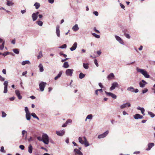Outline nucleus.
Segmentation results:
<instances>
[{
	"label": "nucleus",
	"instance_id": "nucleus-47",
	"mask_svg": "<svg viewBox=\"0 0 155 155\" xmlns=\"http://www.w3.org/2000/svg\"><path fill=\"white\" fill-rule=\"evenodd\" d=\"M2 117H5L6 116V114L4 111L2 112Z\"/></svg>",
	"mask_w": 155,
	"mask_h": 155
},
{
	"label": "nucleus",
	"instance_id": "nucleus-19",
	"mask_svg": "<svg viewBox=\"0 0 155 155\" xmlns=\"http://www.w3.org/2000/svg\"><path fill=\"white\" fill-rule=\"evenodd\" d=\"M74 151L75 152V154L76 155L77 154L78 155H83V153L78 149H75Z\"/></svg>",
	"mask_w": 155,
	"mask_h": 155
},
{
	"label": "nucleus",
	"instance_id": "nucleus-39",
	"mask_svg": "<svg viewBox=\"0 0 155 155\" xmlns=\"http://www.w3.org/2000/svg\"><path fill=\"white\" fill-rule=\"evenodd\" d=\"M37 24L38 25H39L41 26H42L43 23V22L41 21H37Z\"/></svg>",
	"mask_w": 155,
	"mask_h": 155
},
{
	"label": "nucleus",
	"instance_id": "nucleus-15",
	"mask_svg": "<svg viewBox=\"0 0 155 155\" xmlns=\"http://www.w3.org/2000/svg\"><path fill=\"white\" fill-rule=\"evenodd\" d=\"M15 93L19 99L21 100L22 99V97L19 91L18 90H15Z\"/></svg>",
	"mask_w": 155,
	"mask_h": 155
},
{
	"label": "nucleus",
	"instance_id": "nucleus-62",
	"mask_svg": "<svg viewBox=\"0 0 155 155\" xmlns=\"http://www.w3.org/2000/svg\"><path fill=\"white\" fill-rule=\"evenodd\" d=\"M67 124H68L66 122L62 125V127H65L67 126Z\"/></svg>",
	"mask_w": 155,
	"mask_h": 155
},
{
	"label": "nucleus",
	"instance_id": "nucleus-60",
	"mask_svg": "<svg viewBox=\"0 0 155 155\" xmlns=\"http://www.w3.org/2000/svg\"><path fill=\"white\" fill-rule=\"evenodd\" d=\"M54 2V0H48V2L51 4L53 3Z\"/></svg>",
	"mask_w": 155,
	"mask_h": 155
},
{
	"label": "nucleus",
	"instance_id": "nucleus-28",
	"mask_svg": "<svg viewBox=\"0 0 155 155\" xmlns=\"http://www.w3.org/2000/svg\"><path fill=\"white\" fill-rule=\"evenodd\" d=\"M14 3L12 2V1H10L9 0H7V5L8 6H11L13 5Z\"/></svg>",
	"mask_w": 155,
	"mask_h": 155
},
{
	"label": "nucleus",
	"instance_id": "nucleus-41",
	"mask_svg": "<svg viewBox=\"0 0 155 155\" xmlns=\"http://www.w3.org/2000/svg\"><path fill=\"white\" fill-rule=\"evenodd\" d=\"M5 44V41H3L2 45H0V49L3 50V49Z\"/></svg>",
	"mask_w": 155,
	"mask_h": 155
},
{
	"label": "nucleus",
	"instance_id": "nucleus-53",
	"mask_svg": "<svg viewBox=\"0 0 155 155\" xmlns=\"http://www.w3.org/2000/svg\"><path fill=\"white\" fill-rule=\"evenodd\" d=\"M72 122V120L71 119H68L66 121V122L68 124V123H71Z\"/></svg>",
	"mask_w": 155,
	"mask_h": 155
},
{
	"label": "nucleus",
	"instance_id": "nucleus-16",
	"mask_svg": "<svg viewBox=\"0 0 155 155\" xmlns=\"http://www.w3.org/2000/svg\"><path fill=\"white\" fill-rule=\"evenodd\" d=\"M77 46V42H74L73 46L70 48L71 51H73L75 50Z\"/></svg>",
	"mask_w": 155,
	"mask_h": 155
},
{
	"label": "nucleus",
	"instance_id": "nucleus-40",
	"mask_svg": "<svg viewBox=\"0 0 155 155\" xmlns=\"http://www.w3.org/2000/svg\"><path fill=\"white\" fill-rule=\"evenodd\" d=\"M92 34L93 36H94V37H95V38H100V35L96 34L94 33H92Z\"/></svg>",
	"mask_w": 155,
	"mask_h": 155
},
{
	"label": "nucleus",
	"instance_id": "nucleus-35",
	"mask_svg": "<svg viewBox=\"0 0 155 155\" xmlns=\"http://www.w3.org/2000/svg\"><path fill=\"white\" fill-rule=\"evenodd\" d=\"M43 57V54L41 51H40L39 53V55L37 57V58L38 59H39L41 58L42 57Z\"/></svg>",
	"mask_w": 155,
	"mask_h": 155
},
{
	"label": "nucleus",
	"instance_id": "nucleus-54",
	"mask_svg": "<svg viewBox=\"0 0 155 155\" xmlns=\"http://www.w3.org/2000/svg\"><path fill=\"white\" fill-rule=\"evenodd\" d=\"M19 148L22 150H23L25 148V147L24 145H21L19 146Z\"/></svg>",
	"mask_w": 155,
	"mask_h": 155
},
{
	"label": "nucleus",
	"instance_id": "nucleus-45",
	"mask_svg": "<svg viewBox=\"0 0 155 155\" xmlns=\"http://www.w3.org/2000/svg\"><path fill=\"white\" fill-rule=\"evenodd\" d=\"M85 147H87L89 145V143L88 141H85L84 142V144Z\"/></svg>",
	"mask_w": 155,
	"mask_h": 155
},
{
	"label": "nucleus",
	"instance_id": "nucleus-6",
	"mask_svg": "<svg viewBox=\"0 0 155 155\" xmlns=\"http://www.w3.org/2000/svg\"><path fill=\"white\" fill-rule=\"evenodd\" d=\"M108 133L109 131L108 130H107L106 132H104V133L99 135L98 136V138L99 139H101L104 138L107 136V135L108 134Z\"/></svg>",
	"mask_w": 155,
	"mask_h": 155
},
{
	"label": "nucleus",
	"instance_id": "nucleus-7",
	"mask_svg": "<svg viewBox=\"0 0 155 155\" xmlns=\"http://www.w3.org/2000/svg\"><path fill=\"white\" fill-rule=\"evenodd\" d=\"M8 82L6 81H4V82L3 84L4 85V90L3 92L4 93H6L7 92L8 90H7V88L8 86Z\"/></svg>",
	"mask_w": 155,
	"mask_h": 155
},
{
	"label": "nucleus",
	"instance_id": "nucleus-14",
	"mask_svg": "<svg viewBox=\"0 0 155 155\" xmlns=\"http://www.w3.org/2000/svg\"><path fill=\"white\" fill-rule=\"evenodd\" d=\"M134 117L135 119H142L143 117L142 116L139 114H136L134 116Z\"/></svg>",
	"mask_w": 155,
	"mask_h": 155
},
{
	"label": "nucleus",
	"instance_id": "nucleus-49",
	"mask_svg": "<svg viewBox=\"0 0 155 155\" xmlns=\"http://www.w3.org/2000/svg\"><path fill=\"white\" fill-rule=\"evenodd\" d=\"M94 63L97 67H98L99 66V65L97 63V61L96 59H95L94 60Z\"/></svg>",
	"mask_w": 155,
	"mask_h": 155
},
{
	"label": "nucleus",
	"instance_id": "nucleus-43",
	"mask_svg": "<svg viewBox=\"0 0 155 155\" xmlns=\"http://www.w3.org/2000/svg\"><path fill=\"white\" fill-rule=\"evenodd\" d=\"M22 134L23 137L24 136L25 134H27V132L25 130H23L22 131Z\"/></svg>",
	"mask_w": 155,
	"mask_h": 155
},
{
	"label": "nucleus",
	"instance_id": "nucleus-21",
	"mask_svg": "<svg viewBox=\"0 0 155 155\" xmlns=\"http://www.w3.org/2000/svg\"><path fill=\"white\" fill-rule=\"evenodd\" d=\"M32 20L33 21H35L38 18V16L35 14V13H33L31 15Z\"/></svg>",
	"mask_w": 155,
	"mask_h": 155
},
{
	"label": "nucleus",
	"instance_id": "nucleus-64",
	"mask_svg": "<svg viewBox=\"0 0 155 155\" xmlns=\"http://www.w3.org/2000/svg\"><path fill=\"white\" fill-rule=\"evenodd\" d=\"M123 114L124 115H128V114L125 111H124L123 112Z\"/></svg>",
	"mask_w": 155,
	"mask_h": 155
},
{
	"label": "nucleus",
	"instance_id": "nucleus-5",
	"mask_svg": "<svg viewBox=\"0 0 155 155\" xmlns=\"http://www.w3.org/2000/svg\"><path fill=\"white\" fill-rule=\"evenodd\" d=\"M105 93L109 97H111L112 98L114 99H116L117 98V96L111 92H108L106 91H105Z\"/></svg>",
	"mask_w": 155,
	"mask_h": 155
},
{
	"label": "nucleus",
	"instance_id": "nucleus-55",
	"mask_svg": "<svg viewBox=\"0 0 155 155\" xmlns=\"http://www.w3.org/2000/svg\"><path fill=\"white\" fill-rule=\"evenodd\" d=\"M93 14L96 16H97L98 15V13L97 11H94L93 12Z\"/></svg>",
	"mask_w": 155,
	"mask_h": 155
},
{
	"label": "nucleus",
	"instance_id": "nucleus-61",
	"mask_svg": "<svg viewBox=\"0 0 155 155\" xmlns=\"http://www.w3.org/2000/svg\"><path fill=\"white\" fill-rule=\"evenodd\" d=\"M120 6L121 8H122L123 9L124 8L125 6L123 5L121 3H120Z\"/></svg>",
	"mask_w": 155,
	"mask_h": 155
},
{
	"label": "nucleus",
	"instance_id": "nucleus-34",
	"mask_svg": "<svg viewBox=\"0 0 155 155\" xmlns=\"http://www.w3.org/2000/svg\"><path fill=\"white\" fill-rule=\"evenodd\" d=\"M83 66L84 68L86 69H87L89 68L88 64L87 63L85 64L84 63H83Z\"/></svg>",
	"mask_w": 155,
	"mask_h": 155
},
{
	"label": "nucleus",
	"instance_id": "nucleus-63",
	"mask_svg": "<svg viewBox=\"0 0 155 155\" xmlns=\"http://www.w3.org/2000/svg\"><path fill=\"white\" fill-rule=\"evenodd\" d=\"M99 86L101 88H103V86L102 84L101 83H99Z\"/></svg>",
	"mask_w": 155,
	"mask_h": 155
},
{
	"label": "nucleus",
	"instance_id": "nucleus-44",
	"mask_svg": "<svg viewBox=\"0 0 155 155\" xmlns=\"http://www.w3.org/2000/svg\"><path fill=\"white\" fill-rule=\"evenodd\" d=\"M66 47H67L66 45V44H64V45H61V46L60 47H59V48H61L62 49H63V48H66Z\"/></svg>",
	"mask_w": 155,
	"mask_h": 155
},
{
	"label": "nucleus",
	"instance_id": "nucleus-56",
	"mask_svg": "<svg viewBox=\"0 0 155 155\" xmlns=\"http://www.w3.org/2000/svg\"><path fill=\"white\" fill-rule=\"evenodd\" d=\"M4 80L5 78L0 75V81H4Z\"/></svg>",
	"mask_w": 155,
	"mask_h": 155
},
{
	"label": "nucleus",
	"instance_id": "nucleus-31",
	"mask_svg": "<svg viewBox=\"0 0 155 155\" xmlns=\"http://www.w3.org/2000/svg\"><path fill=\"white\" fill-rule=\"evenodd\" d=\"M69 65L68 62H65L64 63L63 65V67L65 68H68L69 67Z\"/></svg>",
	"mask_w": 155,
	"mask_h": 155
},
{
	"label": "nucleus",
	"instance_id": "nucleus-46",
	"mask_svg": "<svg viewBox=\"0 0 155 155\" xmlns=\"http://www.w3.org/2000/svg\"><path fill=\"white\" fill-rule=\"evenodd\" d=\"M10 54V53L9 52H6L4 53H3V55L4 56H5L8 55L9 54Z\"/></svg>",
	"mask_w": 155,
	"mask_h": 155
},
{
	"label": "nucleus",
	"instance_id": "nucleus-22",
	"mask_svg": "<svg viewBox=\"0 0 155 155\" xmlns=\"http://www.w3.org/2000/svg\"><path fill=\"white\" fill-rule=\"evenodd\" d=\"M134 88L133 87L130 86L128 87L127 88V90L128 91H130L132 92H134Z\"/></svg>",
	"mask_w": 155,
	"mask_h": 155
},
{
	"label": "nucleus",
	"instance_id": "nucleus-59",
	"mask_svg": "<svg viewBox=\"0 0 155 155\" xmlns=\"http://www.w3.org/2000/svg\"><path fill=\"white\" fill-rule=\"evenodd\" d=\"M2 72L3 74H6V71L5 69H3L2 71Z\"/></svg>",
	"mask_w": 155,
	"mask_h": 155
},
{
	"label": "nucleus",
	"instance_id": "nucleus-20",
	"mask_svg": "<svg viewBox=\"0 0 155 155\" xmlns=\"http://www.w3.org/2000/svg\"><path fill=\"white\" fill-rule=\"evenodd\" d=\"M31 114L30 113H27L25 114V117L27 120H30L31 118Z\"/></svg>",
	"mask_w": 155,
	"mask_h": 155
},
{
	"label": "nucleus",
	"instance_id": "nucleus-37",
	"mask_svg": "<svg viewBox=\"0 0 155 155\" xmlns=\"http://www.w3.org/2000/svg\"><path fill=\"white\" fill-rule=\"evenodd\" d=\"M13 52L16 54H18L19 53V51L18 49L15 48L13 49Z\"/></svg>",
	"mask_w": 155,
	"mask_h": 155
},
{
	"label": "nucleus",
	"instance_id": "nucleus-51",
	"mask_svg": "<svg viewBox=\"0 0 155 155\" xmlns=\"http://www.w3.org/2000/svg\"><path fill=\"white\" fill-rule=\"evenodd\" d=\"M0 151L2 152H5V151L4 150V147L3 146H2L1 147V149H0Z\"/></svg>",
	"mask_w": 155,
	"mask_h": 155
},
{
	"label": "nucleus",
	"instance_id": "nucleus-42",
	"mask_svg": "<svg viewBox=\"0 0 155 155\" xmlns=\"http://www.w3.org/2000/svg\"><path fill=\"white\" fill-rule=\"evenodd\" d=\"M25 111L26 114L30 113L27 107H25Z\"/></svg>",
	"mask_w": 155,
	"mask_h": 155
},
{
	"label": "nucleus",
	"instance_id": "nucleus-57",
	"mask_svg": "<svg viewBox=\"0 0 155 155\" xmlns=\"http://www.w3.org/2000/svg\"><path fill=\"white\" fill-rule=\"evenodd\" d=\"M94 31H95L97 33H100V31L98 30H97L96 28V27H94Z\"/></svg>",
	"mask_w": 155,
	"mask_h": 155
},
{
	"label": "nucleus",
	"instance_id": "nucleus-13",
	"mask_svg": "<svg viewBox=\"0 0 155 155\" xmlns=\"http://www.w3.org/2000/svg\"><path fill=\"white\" fill-rule=\"evenodd\" d=\"M131 106L130 104L129 103H126L124 104L121 105L120 106V108L121 109L124 108L127 106L128 107H130Z\"/></svg>",
	"mask_w": 155,
	"mask_h": 155
},
{
	"label": "nucleus",
	"instance_id": "nucleus-8",
	"mask_svg": "<svg viewBox=\"0 0 155 155\" xmlns=\"http://www.w3.org/2000/svg\"><path fill=\"white\" fill-rule=\"evenodd\" d=\"M73 69H68L66 71V74L68 76H72L73 72Z\"/></svg>",
	"mask_w": 155,
	"mask_h": 155
},
{
	"label": "nucleus",
	"instance_id": "nucleus-4",
	"mask_svg": "<svg viewBox=\"0 0 155 155\" xmlns=\"http://www.w3.org/2000/svg\"><path fill=\"white\" fill-rule=\"evenodd\" d=\"M119 84L116 82H114L111 84V86L110 88V90L112 91L114 90L116 87H118Z\"/></svg>",
	"mask_w": 155,
	"mask_h": 155
},
{
	"label": "nucleus",
	"instance_id": "nucleus-12",
	"mask_svg": "<svg viewBox=\"0 0 155 155\" xmlns=\"http://www.w3.org/2000/svg\"><path fill=\"white\" fill-rule=\"evenodd\" d=\"M154 144L153 143H148L147 146L148 148H146V150L147 151L150 150L151 148L154 146Z\"/></svg>",
	"mask_w": 155,
	"mask_h": 155
},
{
	"label": "nucleus",
	"instance_id": "nucleus-3",
	"mask_svg": "<svg viewBox=\"0 0 155 155\" xmlns=\"http://www.w3.org/2000/svg\"><path fill=\"white\" fill-rule=\"evenodd\" d=\"M46 82L42 81L39 84V88L41 91H43L46 85Z\"/></svg>",
	"mask_w": 155,
	"mask_h": 155
},
{
	"label": "nucleus",
	"instance_id": "nucleus-24",
	"mask_svg": "<svg viewBox=\"0 0 155 155\" xmlns=\"http://www.w3.org/2000/svg\"><path fill=\"white\" fill-rule=\"evenodd\" d=\"M114 77V74L112 73H110L108 76L107 77V78L108 79H111Z\"/></svg>",
	"mask_w": 155,
	"mask_h": 155
},
{
	"label": "nucleus",
	"instance_id": "nucleus-1",
	"mask_svg": "<svg viewBox=\"0 0 155 155\" xmlns=\"http://www.w3.org/2000/svg\"><path fill=\"white\" fill-rule=\"evenodd\" d=\"M137 71L140 73L142 74L144 77L146 78H150V76L148 74L147 72L144 69H142L138 68H136Z\"/></svg>",
	"mask_w": 155,
	"mask_h": 155
},
{
	"label": "nucleus",
	"instance_id": "nucleus-48",
	"mask_svg": "<svg viewBox=\"0 0 155 155\" xmlns=\"http://www.w3.org/2000/svg\"><path fill=\"white\" fill-rule=\"evenodd\" d=\"M37 139L38 140H39V141H43V138L42 137H37Z\"/></svg>",
	"mask_w": 155,
	"mask_h": 155
},
{
	"label": "nucleus",
	"instance_id": "nucleus-50",
	"mask_svg": "<svg viewBox=\"0 0 155 155\" xmlns=\"http://www.w3.org/2000/svg\"><path fill=\"white\" fill-rule=\"evenodd\" d=\"M124 35L125 37L127 38L130 39V35L128 34L124 33Z\"/></svg>",
	"mask_w": 155,
	"mask_h": 155
},
{
	"label": "nucleus",
	"instance_id": "nucleus-2",
	"mask_svg": "<svg viewBox=\"0 0 155 155\" xmlns=\"http://www.w3.org/2000/svg\"><path fill=\"white\" fill-rule=\"evenodd\" d=\"M43 142L46 144H48L49 143V137L47 134H43L42 135Z\"/></svg>",
	"mask_w": 155,
	"mask_h": 155
},
{
	"label": "nucleus",
	"instance_id": "nucleus-30",
	"mask_svg": "<svg viewBox=\"0 0 155 155\" xmlns=\"http://www.w3.org/2000/svg\"><path fill=\"white\" fill-rule=\"evenodd\" d=\"M34 6H35V8L36 9H38L40 6V4L38 2H36L34 5Z\"/></svg>",
	"mask_w": 155,
	"mask_h": 155
},
{
	"label": "nucleus",
	"instance_id": "nucleus-18",
	"mask_svg": "<svg viewBox=\"0 0 155 155\" xmlns=\"http://www.w3.org/2000/svg\"><path fill=\"white\" fill-rule=\"evenodd\" d=\"M60 27L59 25H58L56 28V33L57 36L58 37L60 36V31L59 30Z\"/></svg>",
	"mask_w": 155,
	"mask_h": 155
},
{
	"label": "nucleus",
	"instance_id": "nucleus-29",
	"mask_svg": "<svg viewBox=\"0 0 155 155\" xmlns=\"http://www.w3.org/2000/svg\"><path fill=\"white\" fill-rule=\"evenodd\" d=\"M85 76V74H84L82 72H81L80 73L79 75V78L80 79H82Z\"/></svg>",
	"mask_w": 155,
	"mask_h": 155
},
{
	"label": "nucleus",
	"instance_id": "nucleus-9",
	"mask_svg": "<svg viewBox=\"0 0 155 155\" xmlns=\"http://www.w3.org/2000/svg\"><path fill=\"white\" fill-rule=\"evenodd\" d=\"M65 131L64 130H61L59 131H56V134L59 136H62L64 135Z\"/></svg>",
	"mask_w": 155,
	"mask_h": 155
},
{
	"label": "nucleus",
	"instance_id": "nucleus-11",
	"mask_svg": "<svg viewBox=\"0 0 155 155\" xmlns=\"http://www.w3.org/2000/svg\"><path fill=\"white\" fill-rule=\"evenodd\" d=\"M116 39L121 44L124 45V43L122 39L119 36L115 35V36Z\"/></svg>",
	"mask_w": 155,
	"mask_h": 155
},
{
	"label": "nucleus",
	"instance_id": "nucleus-38",
	"mask_svg": "<svg viewBox=\"0 0 155 155\" xmlns=\"http://www.w3.org/2000/svg\"><path fill=\"white\" fill-rule=\"evenodd\" d=\"M78 140L79 143H80L81 144H84V142L83 140L82 137H79L78 138Z\"/></svg>",
	"mask_w": 155,
	"mask_h": 155
},
{
	"label": "nucleus",
	"instance_id": "nucleus-10",
	"mask_svg": "<svg viewBox=\"0 0 155 155\" xmlns=\"http://www.w3.org/2000/svg\"><path fill=\"white\" fill-rule=\"evenodd\" d=\"M139 85L140 87L143 88L145 87V85L147 84V83L144 80H142L139 82Z\"/></svg>",
	"mask_w": 155,
	"mask_h": 155
},
{
	"label": "nucleus",
	"instance_id": "nucleus-23",
	"mask_svg": "<svg viewBox=\"0 0 155 155\" xmlns=\"http://www.w3.org/2000/svg\"><path fill=\"white\" fill-rule=\"evenodd\" d=\"M32 147L31 144H29L28 147V151L30 153H31L32 152Z\"/></svg>",
	"mask_w": 155,
	"mask_h": 155
},
{
	"label": "nucleus",
	"instance_id": "nucleus-25",
	"mask_svg": "<svg viewBox=\"0 0 155 155\" xmlns=\"http://www.w3.org/2000/svg\"><path fill=\"white\" fill-rule=\"evenodd\" d=\"M62 71H60L59 74L57 75V76H56L54 78V80H56L58 79V78H60L61 77L62 75Z\"/></svg>",
	"mask_w": 155,
	"mask_h": 155
},
{
	"label": "nucleus",
	"instance_id": "nucleus-27",
	"mask_svg": "<svg viewBox=\"0 0 155 155\" xmlns=\"http://www.w3.org/2000/svg\"><path fill=\"white\" fill-rule=\"evenodd\" d=\"M93 116L92 114H90L88 115L86 117V118L85 119V121H86L87 119L91 120Z\"/></svg>",
	"mask_w": 155,
	"mask_h": 155
},
{
	"label": "nucleus",
	"instance_id": "nucleus-26",
	"mask_svg": "<svg viewBox=\"0 0 155 155\" xmlns=\"http://www.w3.org/2000/svg\"><path fill=\"white\" fill-rule=\"evenodd\" d=\"M30 64V62L28 61V60H26L25 61H23L22 63L21 64L23 65H24L26 64Z\"/></svg>",
	"mask_w": 155,
	"mask_h": 155
},
{
	"label": "nucleus",
	"instance_id": "nucleus-32",
	"mask_svg": "<svg viewBox=\"0 0 155 155\" xmlns=\"http://www.w3.org/2000/svg\"><path fill=\"white\" fill-rule=\"evenodd\" d=\"M39 70L40 72H42L44 71L43 67L41 64H40L39 65Z\"/></svg>",
	"mask_w": 155,
	"mask_h": 155
},
{
	"label": "nucleus",
	"instance_id": "nucleus-33",
	"mask_svg": "<svg viewBox=\"0 0 155 155\" xmlns=\"http://www.w3.org/2000/svg\"><path fill=\"white\" fill-rule=\"evenodd\" d=\"M31 114V116H32L34 118L37 119L38 120H39V118L36 115V114L35 113H32Z\"/></svg>",
	"mask_w": 155,
	"mask_h": 155
},
{
	"label": "nucleus",
	"instance_id": "nucleus-36",
	"mask_svg": "<svg viewBox=\"0 0 155 155\" xmlns=\"http://www.w3.org/2000/svg\"><path fill=\"white\" fill-rule=\"evenodd\" d=\"M148 114L150 115L152 118L153 117L155 116V115L154 114L150 111L148 112Z\"/></svg>",
	"mask_w": 155,
	"mask_h": 155
},
{
	"label": "nucleus",
	"instance_id": "nucleus-52",
	"mask_svg": "<svg viewBox=\"0 0 155 155\" xmlns=\"http://www.w3.org/2000/svg\"><path fill=\"white\" fill-rule=\"evenodd\" d=\"M148 89L147 88H145L142 91V93L144 94L146 93L148 91Z\"/></svg>",
	"mask_w": 155,
	"mask_h": 155
},
{
	"label": "nucleus",
	"instance_id": "nucleus-17",
	"mask_svg": "<svg viewBox=\"0 0 155 155\" xmlns=\"http://www.w3.org/2000/svg\"><path fill=\"white\" fill-rule=\"evenodd\" d=\"M79 29V28L78 26V25L77 24H76L72 28V29L74 32L77 31Z\"/></svg>",
	"mask_w": 155,
	"mask_h": 155
},
{
	"label": "nucleus",
	"instance_id": "nucleus-58",
	"mask_svg": "<svg viewBox=\"0 0 155 155\" xmlns=\"http://www.w3.org/2000/svg\"><path fill=\"white\" fill-rule=\"evenodd\" d=\"M141 113L142 114H143V115H145V114L144 113V112L145 111V110L144 108H143V109L141 110Z\"/></svg>",
	"mask_w": 155,
	"mask_h": 155
}]
</instances>
